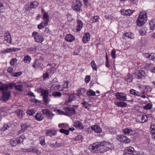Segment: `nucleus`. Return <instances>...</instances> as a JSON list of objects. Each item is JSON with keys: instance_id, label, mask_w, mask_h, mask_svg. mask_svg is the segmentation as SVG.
I'll return each instance as SVG.
<instances>
[{"instance_id": "nucleus-1", "label": "nucleus", "mask_w": 155, "mask_h": 155, "mask_svg": "<svg viewBox=\"0 0 155 155\" xmlns=\"http://www.w3.org/2000/svg\"><path fill=\"white\" fill-rule=\"evenodd\" d=\"M11 84H3L2 82H0V90H1L2 93V96L1 97V100L4 102H6L10 99L11 96V91L8 90L9 87L12 88L13 87V85Z\"/></svg>"}, {"instance_id": "nucleus-2", "label": "nucleus", "mask_w": 155, "mask_h": 155, "mask_svg": "<svg viewBox=\"0 0 155 155\" xmlns=\"http://www.w3.org/2000/svg\"><path fill=\"white\" fill-rule=\"evenodd\" d=\"M147 13L146 12L140 13L137 21V24L138 26H142L147 20Z\"/></svg>"}, {"instance_id": "nucleus-3", "label": "nucleus", "mask_w": 155, "mask_h": 155, "mask_svg": "<svg viewBox=\"0 0 155 155\" xmlns=\"http://www.w3.org/2000/svg\"><path fill=\"white\" fill-rule=\"evenodd\" d=\"M32 36L37 42L41 43L44 40V38L42 36L37 32L35 31L33 32Z\"/></svg>"}, {"instance_id": "nucleus-4", "label": "nucleus", "mask_w": 155, "mask_h": 155, "mask_svg": "<svg viewBox=\"0 0 155 155\" xmlns=\"http://www.w3.org/2000/svg\"><path fill=\"white\" fill-rule=\"evenodd\" d=\"M117 139L122 143H129L130 142V140L124 135H120L117 136Z\"/></svg>"}, {"instance_id": "nucleus-5", "label": "nucleus", "mask_w": 155, "mask_h": 155, "mask_svg": "<svg viewBox=\"0 0 155 155\" xmlns=\"http://www.w3.org/2000/svg\"><path fill=\"white\" fill-rule=\"evenodd\" d=\"M100 144L101 146H104L106 148L109 150H111L114 149V147L113 144L110 142L107 141H103L100 142Z\"/></svg>"}, {"instance_id": "nucleus-6", "label": "nucleus", "mask_w": 155, "mask_h": 155, "mask_svg": "<svg viewBox=\"0 0 155 155\" xmlns=\"http://www.w3.org/2000/svg\"><path fill=\"white\" fill-rule=\"evenodd\" d=\"M48 90L45 92V93L42 96H43V104L44 105H47L48 104L50 101L49 98L48 96H51V95L49 94Z\"/></svg>"}, {"instance_id": "nucleus-7", "label": "nucleus", "mask_w": 155, "mask_h": 155, "mask_svg": "<svg viewBox=\"0 0 155 155\" xmlns=\"http://www.w3.org/2000/svg\"><path fill=\"white\" fill-rule=\"evenodd\" d=\"M41 111L44 115L46 116L48 118L50 119H52L54 115V114L52 112L46 109H43Z\"/></svg>"}, {"instance_id": "nucleus-8", "label": "nucleus", "mask_w": 155, "mask_h": 155, "mask_svg": "<svg viewBox=\"0 0 155 155\" xmlns=\"http://www.w3.org/2000/svg\"><path fill=\"white\" fill-rule=\"evenodd\" d=\"M63 108L64 110L65 111V113H66V115H70L71 114H76L75 109L74 108L66 107Z\"/></svg>"}, {"instance_id": "nucleus-9", "label": "nucleus", "mask_w": 155, "mask_h": 155, "mask_svg": "<svg viewBox=\"0 0 155 155\" xmlns=\"http://www.w3.org/2000/svg\"><path fill=\"white\" fill-rule=\"evenodd\" d=\"M81 5L82 4L80 1H76L75 3L73 4L72 8L74 11L79 12L81 10Z\"/></svg>"}, {"instance_id": "nucleus-10", "label": "nucleus", "mask_w": 155, "mask_h": 155, "mask_svg": "<svg viewBox=\"0 0 155 155\" xmlns=\"http://www.w3.org/2000/svg\"><path fill=\"white\" fill-rule=\"evenodd\" d=\"M115 96L117 98L122 101H125L127 99V95L123 93L117 92Z\"/></svg>"}, {"instance_id": "nucleus-11", "label": "nucleus", "mask_w": 155, "mask_h": 155, "mask_svg": "<svg viewBox=\"0 0 155 155\" xmlns=\"http://www.w3.org/2000/svg\"><path fill=\"white\" fill-rule=\"evenodd\" d=\"M135 73L136 74V77L138 79L142 78L146 75L145 71L142 70H136Z\"/></svg>"}, {"instance_id": "nucleus-12", "label": "nucleus", "mask_w": 155, "mask_h": 155, "mask_svg": "<svg viewBox=\"0 0 155 155\" xmlns=\"http://www.w3.org/2000/svg\"><path fill=\"white\" fill-rule=\"evenodd\" d=\"M120 12L122 15L126 16H130L133 12V11L130 9H122Z\"/></svg>"}, {"instance_id": "nucleus-13", "label": "nucleus", "mask_w": 155, "mask_h": 155, "mask_svg": "<svg viewBox=\"0 0 155 155\" xmlns=\"http://www.w3.org/2000/svg\"><path fill=\"white\" fill-rule=\"evenodd\" d=\"M5 40L4 42L11 43H12V38L10 33L8 31H6L5 33Z\"/></svg>"}, {"instance_id": "nucleus-14", "label": "nucleus", "mask_w": 155, "mask_h": 155, "mask_svg": "<svg viewBox=\"0 0 155 155\" xmlns=\"http://www.w3.org/2000/svg\"><path fill=\"white\" fill-rule=\"evenodd\" d=\"M100 147V143L99 142L98 144H94L93 145L90 147V149L92 152L99 153Z\"/></svg>"}, {"instance_id": "nucleus-15", "label": "nucleus", "mask_w": 155, "mask_h": 155, "mask_svg": "<svg viewBox=\"0 0 155 155\" xmlns=\"http://www.w3.org/2000/svg\"><path fill=\"white\" fill-rule=\"evenodd\" d=\"M62 145L61 143H57V141L54 140H53L52 143L51 142L49 144V146L52 147H58Z\"/></svg>"}, {"instance_id": "nucleus-16", "label": "nucleus", "mask_w": 155, "mask_h": 155, "mask_svg": "<svg viewBox=\"0 0 155 155\" xmlns=\"http://www.w3.org/2000/svg\"><path fill=\"white\" fill-rule=\"evenodd\" d=\"M30 126V124L29 123H26L25 124H22L21 125V129L18 132V134L21 133V131L24 132L27 130L28 127Z\"/></svg>"}, {"instance_id": "nucleus-17", "label": "nucleus", "mask_w": 155, "mask_h": 155, "mask_svg": "<svg viewBox=\"0 0 155 155\" xmlns=\"http://www.w3.org/2000/svg\"><path fill=\"white\" fill-rule=\"evenodd\" d=\"M43 19H44V24L45 26L48 25L49 19V16L48 12L45 13L43 15Z\"/></svg>"}, {"instance_id": "nucleus-18", "label": "nucleus", "mask_w": 155, "mask_h": 155, "mask_svg": "<svg viewBox=\"0 0 155 155\" xmlns=\"http://www.w3.org/2000/svg\"><path fill=\"white\" fill-rule=\"evenodd\" d=\"M90 38V35L89 33H85L82 38V41L84 43H85L88 41Z\"/></svg>"}, {"instance_id": "nucleus-19", "label": "nucleus", "mask_w": 155, "mask_h": 155, "mask_svg": "<svg viewBox=\"0 0 155 155\" xmlns=\"http://www.w3.org/2000/svg\"><path fill=\"white\" fill-rule=\"evenodd\" d=\"M45 133L47 135L50 137L55 136L57 134L56 131L53 129L46 130L45 131Z\"/></svg>"}, {"instance_id": "nucleus-20", "label": "nucleus", "mask_w": 155, "mask_h": 155, "mask_svg": "<svg viewBox=\"0 0 155 155\" xmlns=\"http://www.w3.org/2000/svg\"><path fill=\"white\" fill-rule=\"evenodd\" d=\"M91 128L93 130L97 133H100L102 131L101 129L98 125L92 126Z\"/></svg>"}, {"instance_id": "nucleus-21", "label": "nucleus", "mask_w": 155, "mask_h": 155, "mask_svg": "<svg viewBox=\"0 0 155 155\" xmlns=\"http://www.w3.org/2000/svg\"><path fill=\"white\" fill-rule=\"evenodd\" d=\"M75 39L74 37L71 34H68L66 35L65 38V40L69 42H71Z\"/></svg>"}, {"instance_id": "nucleus-22", "label": "nucleus", "mask_w": 155, "mask_h": 155, "mask_svg": "<svg viewBox=\"0 0 155 155\" xmlns=\"http://www.w3.org/2000/svg\"><path fill=\"white\" fill-rule=\"evenodd\" d=\"M86 92V90L84 88H81L78 91V92L75 94L77 96L80 97L81 96L82 97H83L84 96L83 95Z\"/></svg>"}, {"instance_id": "nucleus-23", "label": "nucleus", "mask_w": 155, "mask_h": 155, "mask_svg": "<svg viewBox=\"0 0 155 155\" xmlns=\"http://www.w3.org/2000/svg\"><path fill=\"white\" fill-rule=\"evenodd\" d=\"M74 126L80 129H82L84 128V127L82 125V124L79 121H76L74 122Z\"/></svg>"}, {"instance_id": "nucleus-24", "label": "nucleus", "mask_w": 155, "mask_h": 155, "mask_svg": "<svg viewBox=\"0 0 155 155\" xmlns=\"http://www.w3.org/2000/svg\"><path fill=\"white\" fill-rule=\"evenodd\" d=\"M31 152L35 153L38 155H40L41 153L38 149L37 148L35 147L31 146Z\"/></svg>"}, {"instance_id": "nucleus-25", "label": "nucleus", "mask_w": 155, "mask_h": 155, "mask_svg": "<svg viewBox=\"0 0 155 155\" xmlns=\"http://www.w3.org/2000/svg\"><path fill=\"white\" fill-rule=\"evenodd\" d=\"M115 105H117L119 107H126L127 105V104L123 101L116 102H114Z\"/></svg>"}, {"instance_id": "nucleus-26", "label": "nucleus", "mask_w": 155, "mask_h": 155, "mask_svg": "<svg viewBox=\"0 0 155 155\" xmlns=\"http://www.w3.org/2000/svg\"><path fill=\"white\" fill-rule=\"evenodd\" d=\"M99 143L100 147L99 148V153H102L108 151V149H106L104 146H101L100 142H99Z\"/></svg>"}, {"instance_id": "nucleus-27", "label": "nucleus", "mask_w": 155, "mask_h": 155, "mask_svg": "<svg viewBox=\"0 0 155 155\" xmlns=\"http://www.w3.org/2000/svg\"><path fill=\"white\" fill-rule=\"evenodd\" d=\"M41 63L37 59L35 60L32 64V67L34 68H35L41 66Z\"/></svg>"}, {"instance_id": "nucleus-28", "label": "nucleus", "mask_w": 155, "mask_h": 155, "mask_svg": "<svg viewBox=\"0 0 155 155\" xmlns=\"http://www.w3.org/2000/svg\"><path fill=\"white\" fill-rule=\"evenodd\" d=\"M123 132L124 134H132L134 132V130L132 129L125 128L123 130Z\"/></svg>"}, {"instance_id": "nucleus-29", "label": "nucleus", "mask_w": 155, "mask_h": 155, "mask_svg": "<svg viewBox=\"0 0 155 155\" xmlns=\"http://www.w3.org/2000/svg\"><path fill=\"white\" fill-rule=\"evenodd\" d=\"M150 28L151 30H153L155 29V19H153L151 20L150 22Z\"/></svg>"}, {"instance_id": "nucleus-30", "label": "nucleus", "mask_w": 155, "mask_h": 155, "mask_svg": "<svg viewBox=\"0 0 155 155\" xmlns=\"http://www.w3.org/2000/svg\"><path fill=\"white\" fill-rule=\"evenodd\" d=\"M133 76L130 74H128L124 78L125 80L127 82H130L133 81Z\"/></svg>"}, {"instance_id": "nucleus-31", "label": "nucleus", "mask_w": 155, "mask_h": 155, "mask_svg": "<svg viewBox=\"0 0 155 155\" xmlns=\"http://www.w3.org/2000/svg\"><path fill=\"white\" fill-rule=\"evenodd\" d=\"M78 25H77V31H80L82 28L83 24L82 22V21L80 20H78L77 21Z\"/></svg>"}, {"instance_id": "nucleus-32", "label": "nucleus", "mask_w": 155, "mask_h": 155, "mask_svg": "<svg viewBox=\"0 0 155 155\" xmlns=\"http://www.w3.org/2000/svg\"><path fill=\"white\" fill-rule=\"evenodd\" d=\"M38 3L36 2H34L33 3H30V6L28 7V10H30L32 8H36L38 5Z\"/></svg>"}, {"instance_id": "nucleus-33", "label": "nucleus", "mask_w": 155, "mask_h": 155, "mask_svg": "<svg viewBox=\"0 0 155 155\" xmlns=\"http://www.w3.org/2000/svg\"><path fill=\"white\" fill-rule=\"evenodd\" d=\"M127 37L130 39H133L134 38V34L130 32H126L123 35V37Z\"/></svg>"}, {"instance_id": "nucleus-34", "label": "nucleus", "mask_w": 155, "mask_h": 155, "mask_svg": "<svg viewBox=\"0 0 155 155\" xmlns=\"http://www.w3.org/2000/svg\"><path fill=\"white\" fill-rule=\"evenodd\" d=\"M18 50L19 49L18 48H8L5 49L4 51L5 52L9 53L18 51Z\"/></svg>"}, {"instance_id": "nucleus-35", "label": "nucleus", "mask_w": 155, "mask_h": 155, "mask_svg": "<svg viewBox=\"0 0 155 155\" xmlns=\"http://www.w3.org/2000/svg\"><path fill=\"white\" fill-rule=\"evenodd\" d=\"M18 138L11 139L9 140L10 144L12 147H15L17 145V141L16 139Z\"/></svg>"}, {"instance_id": "nucleus-36", "label": "nucleus", "mask_w": 155, "mask_h": 155, "mask_svg": "<svg viewBox=\"0 0 155 155\" xmlns=\"http://www.w3.org/2000/svg\"><path fill=\"white\" fill-rule=\"evenodd\" d=\"M134 150V148L132 147H127L125 150L126 153L128 154H132L133 151Z\"/></svg>"}, {"instance_id": "nucleus-37", "label": "nucleus", "mask_w": 155, "mask_h": 155, "mask_svg": "<svg viewBox=\"0 0 155 155\" xmlns=\"http://www.w3.org/2000/svg\"><path fill=\"white\" fill-rule=\"evenodd\" d=\"M35 117L38 121H41L43 119V116L40 113H37L35 116Z\"/></svg>"}, {"instance_id": "nucleus-38", "label": "nucleus", "mask_w": 155, "mask_h": 155, "mask_svg": "<svg viewBox=\"0 0 155 155\" xmlns=\"http://www.w3.org/2000/svg\"><path fill=\"white\" fill-rule=\"evenodd\" d=\"M31 59V58L30 56L26 55L24 57L23 61L25 63L29 64L30 63Z\"/></svg>"}, {"instance_id": "nucleus-39", "label": "nucleus", "mask_w": 155, "mask_h": 155, "mask_svg": "<svg viewBox=\"0 0 155 155\" xmlns=\"http://www.w3.org/2000/svg\"><path fill=\"white\" fill-rule=\"evenodd\" d=\"M99 19V17L98 16H94L91 18V20L92 21V23H93L98 21Z\"/></svg>"}, {"instance_id": "nucleus-40", "label": "nucleus", "mask_w": 155, "mask_h": 155, "mask_svg": "<svg viewBox=\"0 0 155 155\" xmlns=\"http://www.w3.org/2000/svg\"><path fill=\"white\" fill-rule=\"evenodd\" d=\"M140 120H139V122L141 123H144L147 120L148 117L147 115H145L140 117Z\"/></svg>"}, {"instance_id": "nucleus-41", "label": "nucleus", "mask_w": 155, "mask_h": 155, "mask_svg": "<svg viewBox=\"0 0 155 155\" xmlns=\"http://www.w3.org/2000/svg\"><path fill=\"white\" fill-rule=\"evenodd\" d=\"M14 87L16 90L19 91H21L23 90V87L22 85H15Z\"/></svg>"}, {"instance_id": "nucleus-42", "label": "nucleus", "mask_w": 155, "mask_h": 155, "mask_svg": "<svg viewBox=\"0 0 155 155\" xmlns=\"http://www.w3.org/2000/svg\"><path fill=\"white\" fill-rule=\"evenodd\" d=\"M15 113L17 116L20 118L22 117L23 114V111L19 110H17L15 111Z\"/></svg>"}, {"instance_id": "nucleus-43", "label": "nucleus", "mask_w": 155, "mask_h": 155, "mask_svg": "<svg viewBox=\"0 0 155 155\" xmlns=\"http://www.w3.org/2000/svg\"><path fill=\"white\" fill-rule=\"evenodd\" d=\"M75 99V97L74 95L72 94L70 95L68 97V99L67 101H66L67 103H69Z\"/></svg>"}, {"instance_id": "nucleus-44", "label": "nucleus", "mask_w": 155, "mask_h": 155, "mask_svg": "<svg viewBox=\"0 0 155 155\" xmlns=\"http://www.w3.org/2000/svg\"><path fill=\"white\" fill-rule=\"evenodd\" d=\"M147 29L145 28H142L139 31L140 34L141 35H145L146 33Z\"/></svg>"}, {"instance_id": "nucleus-45", "label": "nucleus", "mask_w": 155, "mask_h": 155, "mask_svg": "<svg viewBox=\"0 0 155 155\" xmlns=\"http://www.w3.org/2000/svg\"><path fill=\"white\" fill-rule=\"evenodd\" d=\"M82 47L81 46H80L76 50L74 51V55H78V53L82 50Z\"/></svg>"}, {"instance_id": "nucleus-46", "label": "nucleus", "mask_w": 155, "mask_h": 155, "mask_svg": "<svg viewBox=\"0 0 155 155\" xmlns=\"http://www.w3.org/2000/svg\"><path fill=\"white\" fill-rule=\"evenodd\" d=\"M48 90H45L41 88H38L37 89V91L38 93H41V95H42L44 94H45V92Z\"/></svg>"}, {"instance_id": "nucleus-47", "label": "nucleus", "mask_w": 155, "mask_h": 155, "mask_svg": "<svg viewBox=\"0 0 155 155\" xmlns=\"http://www.w3.org/2000/svg\"><path fill=\"white\" fill-rule=\"evenodd\" d=\"M61 93L59 92H54L52 95L54 97H60L61 95Z\"/></svg>"}, {"instance_id": "nucleus-48", "label": "nucleus", "mask_w": 155, "mask_h": 155, "mask_svg": "<svg viewBox=\"0 0 155 155\" xmlns=\"http://www.w3.org/2000/svg\"><path fill=\"white\" fill-rule=\"evenodd\" d=\"M26 113L29 116H32L35 114V112L33 110H28Z\"/></svg>"}, {"instance_id": "nucleus-49", "label": "nucleus", "mask_w": 155, "mask_h": 155, "mask_svg": "<svg viewBox=\"0 0 155 155\" xmlns=\"http://www.w3.org/2000/svg\"><path fill=\"white\" fill-rule=\"evenodd\" d=\"M83 136L81 135H78L76 137L75 140L78 141L79 142H82L83 140Z\"/></svg>"}, {"instance_id": "nucleus-50", "label": "nucleus", "mask_w": 155, "mask_h": 155, "mask_svg": "<svg viewBox=\"0 0 155 155\" xmlns=\"http://www.w3.org/2000/svg\"><path fill=\"white\" fill-rule=\"evenodd\" d=\"M58 127L60 128L67 129L68 128L69 126L68 124L63 123L59 124L58 125Z\"/></svg>"}, {"instance_id": "nucleus-51", "label": "nucleus", "mask_w": 155, "mask_h": 155, "mask_svg": "<svg viewBox=\"0 0 155 155\" xmlns=\"http://www.w3.org/2000/svg\"><path fill=\"white\" fill-rule=\"evenodd\" d=\"M71 86V84L68 81H65L63 84L64 88H67L68 87H70Z\"/></svg>"}, {"instance_id": "nucleus-52", "label": "nucleus", "mask_w": 155, "mask_h": 155, "mask_svg": "<svg viewBox=\"0 0 155 155\" xmlns=\"http://www.w3.org/2000/svg\"><path fill=\"white\" fill-rule=\"evenodd\" d=\"M59 131L61 133H63L66 135H68L69 133V131L68 130H66L63 129H60Z\"/></svg>"}, {"instance_id": "nucleus-53", "label": "nucleus", "mask_w": 155, "mask_h": 155, "mask_svg": "<svg viewBox=\"0 0 155 155\" xmlns=\"http://www.w3.org/2000/svg\"><path fill=\"white\" fill-rule=\"evenodd\" d=\"M152 107V104L151 103H148L146 105L143 107L144 109H150Z\"/></svg>"}, {"instance_id": "nucleus-54", "label": "nucleus", "mask_w": 155, "mask_h": 155, "mask_svg": "<svg viewBox=\"0 0 155 155\" xmlns=\"http://www.w3.org/2000/svg\"><path fill=\"white\" fill-rule=\"evenodd\" d=\"M87 94L88 96H95V92L91 90L87 91Z\"/></svg>"}, {"instance_id": "nucleus-55", "label": "nucleus", "mask_w": 155, "mask_h": 155, "mask_svg": "<svg viewBox=\"0 0 155 155\" xmlns=\"http://www.w3.org/2000/svg\"><path fill=\"white\" fill-rule=\"evenodd\" d=\"M91 66L92 68L94 70L97 71V66L95 64V61H92L91 62Z\"/></svg>"}, {"instance_id": "nucleus-56", "label": "nucleus", "mask_w": 155, "mask_h": 155, "mask_svg": "<svg viewBox=\"0 0 155 155\" xmlns=\"http://www.w3.org/2000/svg\"><path fill=\"white\" fill-rule=\"evenodd\" d=\"M10 126L8 124H4L3 127L2 128V130L3 131H5L9 129Z\"/></svg>"}, {"instance_id": "nucleus-57", "label": "nucleus", "mask_w": 155, "mask_h": 155, "mask_svg": "<svg viewBox=\"0 0 155 155\" xmlns=\"http://www.w3.org/2000/svg\"><path fill=\"white\" fill-rule=\"evenodd\" d=\"M21 138L23 140V139H24L25 138H24V136H21L19 137V139L18 138L17 139H16V141H17V144H19L21 143V140L20 139Z\"/></svg>"}, {"instance_id": "nucleus-58", "label": "nucleus", "mask_w": 155, "mask_h": 155, "mask_svg": "<svg viewBox=\"0 0 155 155\" xmlns=\"http://www.w3.org/2000/svg\"><path fill=\"white\" fill-rule=\"evenodd\" d=\"M47 26H45L44 24V22H41L38 26V28L39 29H42Z\"/></svg>"}, {"instance_id": "nucleus-59", "label": "nucleus", "mask_w": 155, "mask_h": 155, "mask_svg": "<svg viewBox=\"0 0 155 155\" xmlns=\"http://www.w3.org/2000/svg\"><path fill=\"white\" fill-rule=\"evenodd\" d=\"M150 129H151V134H155V125L151 124Z\"/></svg>"}, {"instance_id": "nucleus-60", "label": "nucleus", "mask_w": 155, "mask_h": 155, "mask_svg": "<svg viewBox=\"0 0 155 155\" xmlns=\"http://www.w3.org/2000/svg\"><path fill=\"white\" fill-rule=\"evenodd\" d=\"M81 104H83L84 107L86 109H88V107L89 104L88 103L84 101V102L81 103Z\"/></svg>"}, {"instance_id": "nucleus-61", "label": "nucleus", "mask_w": 155, "mask_h": 155, "mask_svg": "<svg viewBox=\"0 0 155 155\" xmlns=\"http://www.w3.org/2000/svg\"><path fill=\"white\" fill-rule=\"evenodd\" d=\"M17 60L15 58H12L10 61V64L11 65H13L17 61Z\"/></svg>"}, {"instance_id": "nucleus-62", "label": "nucleus", "mask_w": 155, "mask_h": 155, "mask_svg": "<svg viewBox=\"0 0 155 155\" xmlns=\"http://www.w3.org/2000/svg\"><path fill=\"white\" fill-rule=\"evenodd\" d=\"M130 94H133L134 96H136L137 91L134 89H131L130 90Z\"/></svg>"}, {"instance_id": "nucleus-63", "label": "nucleus", "mask_w": 155, "mask_h": 155, "mask_svg": "<svg viewBox=\"0 0 155 155\" xmlns=\"http://www.w3.org/2000/svg\"><path fill=\"white\" fill-rule=\"evenodd\" d=\"M43 76L44 80H45L49 77V76L48 73L46 72L45 73L43 74Z\"/></svg>"}, {"instance_id": "nucleus-64", "label": "nucleus", "mask_w": 155, "mask_h": 155, "mask_svg": "<svg viewBox=\"0 0 155 155\" xmlns=\"http://www.w3.org/2000/svg\"><path fill=\"white\" fill-rule=\"evenodd\" d=\"M149 59L152 60H155V54L151 53L150 54Z\"/></svg>"}]
</instances>
